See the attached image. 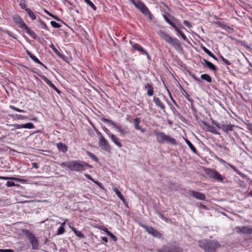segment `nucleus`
Segmentation results:
<instances>
[{"label":"nucleus","instance_id":"603ef678","mask_svg":"<svg viewBox=\"0 0 252 252\" xmlns=\"http://www.w3.org/2000/svg\"><path fill=\"white\" fill-rule=\"evenodd\" d=\"M56 92H57L59 94H61V92L54 85L52 87Z\"/></svg>","mask_w":252,"mask_h":252},{"label":"nucleus","instance_id":"393cba45","mask_svg":"<svg viewBox=\"0 0 252 252\" xmlns=\"http://www.w3.org/2000/svg\"><path fill=\"white\" fill-rule=\"evenodd\" d=\"M205 125L206 126L207 131L215 134H219V132L213 126L208 125L207 124H205Z\"/></svg>","mask_w":252,"mask_h":252},{"label":"nucleus","instance_id":"4d7b16f0","mask_svg":"<svg viewBox=\"0 0 252 252\" xmlns=\"http://www.w3.org/2000/svg\"><path fill=\"white\" fill-rule=\"evenodd\" d=\"M44 81L48 85L50 82L51 81L49 80L47 78L45 77L43 79Z\"/></svg>","mask_w":252,"mask_h":252},{"label":"nucleus","instance_id":"864d4df0","mask_svg":"<svg viewBox=\"0 0 252 252\" xmlns=\"http://www.w3.org/2000/svg\"><path fill=\"white\" fill-rule=\"evenodd\" d=\"M180 35H181V36H182V37L183 38V39L184 40H188L186 36L185 35V34L183 32L180 33Z\"/></svg>","mask_w":252,"mask_h":252},{"label":"nucleus","instance_id":"052dcab7","mask_svg":"<svg viewBox=\"0 0 252 252\" xmlns=\"http://www.w3.org/2000/svg\"><path fill=\"white\" fill-rule=\"evenodd\" d=\"M5 32V33H6L9 35V36H11V37H13V38H16L15 37H14L13 36H12V35H11V33L9 31H6Z\"/></svg>","mask_w":252,"mask_h":252},{"label":"nucleus","instance_id":"aec40b11","mask_svg":"<svg viewBox=\"0 0 252 252\" xmlns=\"http://www.w3.org/2000/svg\"><path fill=\"white\" fill-rule=\"evenodd\" d=\"M109 137L111 138V140L119 148L122 147V145L120 141V139L114 134H110Z\"/></svg>","mask_w":252,"mask_h":252},{"label":"nucleus","instance_id":"7ed1b4c3","mask_svg":"<svg viewBox=\"0 0 252 252\" xmlns=\"http://www.w3.org/2000/svg\"><path fill=\"white\" fill-rule=\"evenodd\" d=\"M159 36L166 42L171 45L176 49L181 48V44L179 40L176 38L172 37L169 34L165 32L160 30L158 32Z\"/></svg>","mask_w":252,"mask_h":252},{"label":"nucleus","instance_id":"09e8293b","mask_svg":"<svg viewBox=\"0 0 252 252\" xmlns=\"http://www.w3.org/2000/svg\"><path fill=\"white\" fill-rule=\"evenodd\" d=\"M213 124L216 126L219 129H222V124H220L217 123H213Z\"/></svg>","mask_w":252,"mask_h":252},{"label":"nucleus","instance_id":"2f4dec72","mask_svg":"<svg viewBox=\"0 0 252 252\" xmlns=\"http://www.w3.org/2000/svg\"><path fill=\"white\" fill-rule=\"evenodd\" d=\"M26 12L32 20L36 19V16L30 9H26Z\"/></svg>","mask_w":252,"mask_h":252},{"label":"nucleus","instance_id":"a878e982","mask_svg":"<svg viewBox=\"0 0 252 252\" xmlns=\"http://www.w3.org/2000/svg\"><path fill=\"white\" fill-rule=\"evenodd\" d=\"M113 190L115 192L118 197L123 202H125V199L123 195V194L120 192V191L118 189L116 188H113Z\"/></svg>","mask_w":252,"mask_h":252},{"label":"nucleus","instance_id":"de8ad7c7","mask_svg":"<svg viewBox=\"0 0 252 252\" xmlns=\"http://www.w3.org/2000/svg\"><path fill=\"white\" fill-rule=\"evenodd\" d=\"M219 161H220L221 163L223 164H225L226 162L225 161H224L223 159H221V158H218V157H216V158Z\"/></svg>","mask_w":252,"mask_h":252},{"label":"nucleus","instance_id":"a19ab883","mask_svg":"<svg viewBox=\"0 0 252 252\" xmlns=\"http://www.w3.org/2000/svg\"><path fill=\"white\" fill-rule=\"evenodd\" d=\"M20 5L21 7L24 9L26 11V9H29L30 8H28L27 7V5L24 2H21L20 3Z\"/></svg>","mask_w":252,"mask_h":252},{"label":"nucleus","instance_id":"69168bd1","mask_svg":"<svg viewBox=\"0 0 252 252\" xmlns=\"http://www.w3.org/2000/svg\"><path fill=\"white\" fill-rule=\"evenodd\" d=\"M4 252H14V250L11 249H4Z\"/></svg>","mask_w":252,"mask_h":252},{"label":"nucleus","instance_id":"a211bd4d","mask_svg":"<svg viewBox=\"0 0 252 252\" xmlns=\"http://www.w3.org/2000/svg\"><path fill=\"white\" fill-rule=\"evenodd\" d=\"M133 122H134V127L136 129L140 130L141 132L142 133H144L145 132V129L142 128L139 126V123L140 122V119L139 118H138V117L135 118L133 120Z\"/></svg>","mask_w":252,"mask_h":252},{"label":"nucleus","instance_id":"473e14b6","mask_svg":"<svg viewBox=\"0 0 252 252\" xmlns=\"http://www.w3.org/2000/svg\"><path fill=\"white\" fill-rule=\"evenodd\" d=\"M206 65L210 69L216 71L217 70V68L216 67L215 65H214L211 62L207 63L206 64Z\"/></svg>","mask_w":252,"mask_h":252},{"label":"nucleus","instance_id":"6ab92c4d","mask_svg":"<svg viewBox=\"0 0 252 252\" xmlns=\"http://www.w3.org/2000/svg\"><path fill=\"white\" fill-rule=\"evenodd\" d=\"M26 53L30 57V58L33 60L34 62H35L37 63H38L42 66H43L44 67L47 68L46 66L43 64L35 56H34L30 51L29 50H26Z\"/></svg>","mask_w":252,"mask_h":252},{"label":"nucleus","instance_id":"6e6552de","mask_svg":"<svg viewBox=\"0 0 252 252\" xmlns=\"http://www.w3.org/2000/svg\"><path fill=\"white\" fill-rule=\"evenodd\" d=\"M98 134L99 135V146L103 150L106 152H110L111 151V147L109 145L108 141L103 136L100 132H98Z\"/></svg>","mask_w":252,"mask_h":252},{"label":"nucleus","instance_id":"5701e85b","mask_svg":"<svg viewBox=\"0 0 252 252\" xmlns=\"http://www.w3.org/2000/svg\"><path fill=\"white\" fill-rule=\"evenodd\" d=\"M56 145L58 150L60 151L65 153L67 151V147L62 142L57 143Z\"/></svg>","mask_w":252,"mask_h":252},{"label":"nucleus","instance_id":"f3484780","mask_svg":"<svg viewBox=\"0 0 252 252\" xmlns=\"http://www.w3.org/2000/svg\"><path fill=\"white\" fill-rule=\"evenodd\" d=\"M153 101L157 107L160 108L162 110L165 112V106L158 97L154 96Z\"/></svg>","mask_w":252,"mask_h":252},{"label":"nucleus","instance_id":"4be33fe9","mask_svg":"<svg viewBox=\"0 0 252 252\" xmlns=\"http://www.w3.org/2000/svg\"><path fill=\"white\" fill-rule=\"evenodd\" d=\"M145 88L147 90V94L148 96H151L154 94V88L150 84H147L145 86Z\"/></svg>","mask_w":252,"mask_h":252},{"label":"nucleus","instance_id":"0eeeda50","mask_svg":"<svg viewBox=\"0 0 252 252\" xmlns=\"http://www.w3.org/2000/svg\"><path fill=\"white\" fill-rule=\"evenodd\" d=\"M204 171L209 178L214 179L218 182H221L223 180L224 178L216 170L205 168Z\"/></svg>","mask_w":252,"mask_h":252},{"label":"nucleus","instance_id":"13d9d810","mask_svg":"<svg viewBox=\"0 0 252 252\" xmlns=\"http://www.w3.org/2000/svg\"><path fill=\"white\" fill-rule=\"evenodd\" d=\"M44 81L48 85L50 82L51 81L49 80L47 78L45 77L43 79Z\"/></svg>","mask_w":252,"mask_h":252},{"label":"nucleus","instance_id":"49530a36","mask_svg":"<svg viewBox=\"0 0 252 252\" xmlns=\"http://www.w3.org/2000/svg\"><path fill=\"white\" fill-rule=\"evenodd\" d=\"M183 23L185 26H186L187 27H188L189 28H190L191 27L190 23L188 21H186V20L184 21Z\"/></svg>","mask_w":252,"mask_h":252},{"label":"nucleus","instance_id":"5fc2aeb1","mask_svg":"<svg viewBox=\"0 0 252 252\" xmlns=\"http://www.w3.org/2000/svg\"><path fill=\"white\" fill-rule=\"evenodd\" d=\"M32 166L33 168H35L36 169H37L38 168L37 164L36 162H32Z\"/></svg>","mask_w":252,"mask_h":252},{"label":"nucleus","instance_id":"f704fd0d","mask_svg":"<svg viewBox=\"0 0 252 252\" xmlns=\"http://www.w3.org/2000/svg\"><path fill=\"white\" fill-rule=\"evenodd\" d=\"M88 5H89L94 10H95L96 8L94 4L90 0H84Z\"/></svg>","mask_w":252,"mask_h":252},{"label":"nucleus","instance_id":"f03ea898","mask_svg":"<svg viewBox=\"0 0 252 252\" xmlns=\"http://www.w3.org/2000/svg\"><path fill=\"white\" fill-rule=\"evenodd\" d=\"M199 246L204 249L205 252H216V250L220 247L218 242L215 240H202L198 242Z\"/></svg>","mask_w":252,"mask_h":252},{"label":"nucleus","instance_id":"0e129e2a","mask_svg":"<svg viewBox=\"0 0 252 252\" xmlns=\"http://www.w3.org/2000/svg\"><path fill=\"white\" fill-rule=\"evenodd\" d=\"M44 12H45V13H46L48 15H49V16H51V17H52L54 16V15H53L52 13H50L49 11H47V10H46V9H45V10H44Z\"/></svg>","mask_w":252,"mask_h":252},{"label":"nucleus","instance_id":"4c0bfd02","mask_svg":"<svg viewBox=\"0 0 252 252\" xmlns=\"http://www.w3.org/2000/svg\"><path fill=\"white\" fill-rule=\"evenodd\" d=\"M10 108L12 109V110H13L15 111L18 112H22V113L25 112V111L24 110L20 109L14 106H10Z\"/></svg>","mask_w":252,"mask_h":252},{"label":"nucleus","instance_id":"58836bf2","mask_svg":"<svg viewBox=\"0 0 252 252\" xmlns=\"http://www.w3.org/2000/svg\"><path fill=\"white\" fill-rule=\"evenodd\" d=\"M39 22L40 23V25L42 27V28L46 30H48V28L46 25V24L42 20H40Z\"/></svg>","mask_w":252,"mask_h":252},{"label":"nucleus","instance_id":"b1692460","mask_svg":"<svg viewBox=\"0 0 252 252\" xmlns=\"http://www.w3.org/2000/svg\"><path fill=\"white\" fill-rule=\"evenodd\" d=\"M22 29L25 30L26 32L32 37L34 39L36 38V36L35 33L32 30H31L27 25H26V26L24 27Z\"/></svg>","mask_w":252,"mask_h":252},{"label":"nucleus","instance_id":"7c9ffc66","mask_svg":"<svg viewBox=\"0 0 252 252\" xmlns=\"http://www.w3.org/2000/svg\"><path fill=\"white\" fill-rule=\"evenodd\" d=\"M86 154L88 156H89L91 158H92L95 162L98 161V158L94 154L92 153L91 152H90L89 151H87Z\"/></svg>","mask_w":252,"mask_h":252},{"label":"nucleus","instance_id":"bb28decb","mask_svg":"<svg viewBox=\"0 0 252 252\" xmlns=\"http://www.w3.org/2000/svg\"><path fill=\"white\" fill-rule=\"evenodd\" d=\"M185 141H186V143L188 144V145L189 146V147L190 148L191 151L193 153H194V154H197V151L196 149L194 147V146L191 144V143L189 141V140L186 138V139H185Z\"/></svg>","mask_w":252,"mask_h":252},{"label":"nucleus","instance_id":"3c124183","mask_svg":"<svg viewBox=\"0 0 252 252\" xmlns=\"http://www.w3.org/2000/svg\"><path fill=\"white\" fill-rule=\"evenodd\" d=\"M51 48L54 51V52L57 54H59L58 50L55 47L54 45L53 44H52L51 45Z\"/></svg>","mask_w":252,"mask_h":252},{"label":"nucleus","instance_id":"c03bdc74","mask_svg":"<svg viewBox=\"0 0 252 252\" xmlns=\"http://www.w3.org/2000/svg\"><path fill=\"white\" fill-rule=\"evenodd\" d=\"M168 16H169V14H165L163 15V17H164V18L165 19V20L169 24L171 21H170V20L168 18Z\"/></svg>","mask_w":252,"mask_h":252},{"label":"nucleus","instance_id":"c9c22d12","mask_svg":"<svg viewBox=\"0 0 252 252\" xmlns=\"http://www.w3.org/2000/svg\"><path fill=\"white\" fill-rule=\"evenodd\" d=\"M52 26L55 28H60L61 26L58 23L55 22V21H51L50 23Z\"/></svg>","mask_w":252,"mask_h":252},{"label":"nucleus","instance_id":"4468645a","mask_svg":"<svg viewBox=\"0 0 252 252\" xmlns=\"http://www.w3.org/2000/svg\"><path fill=\"white\" fill-rule=\"evenodd\" d=\"M190 194H191L195 198L200 200H204L205 199V195L201 192L191 190L190 191Z\"/></svg>","mask_w":252,"mask_h":252},{"label":"nucleus","instance_id":"c756f323","mask_svg":"<svg viewBox=\"0 0 252 252\" xmlns=\"http://www.w3.org/2000/svg\"><path fill=\"white\" fill-rule=\"evenodd\" d=\"M201 79L206 80L208 83L212 82V78L211 77L207 74H202L200 76Z\"/></svg>","mask_w":252,"mask_h":252},{"label":"nucleus","instance_id":"6e6d98bb","mask_svg":"<svg viewBox=\"0 0 252 252\" xmlns=\"http://www.w3.org/2000/svg\"><path fill=\"white\" fill-rule=\"evenodd\" d=\"M192 76L193 78V79H194L196 82H198V83L201 82L200 79L199 78H198L196 77H195V76L194 75H193Z\"/></svg>","mask_w":252,"mask_h":252},{"label":"nucleus","instance_id":"f8f14e48","mask_svg":"<svg viewBox=\"0 0 252 252\" xmlns=\"http://www.w3.org/2000/svg\"><path fill=\"white\" fill-rule=\"evenodd\" d=\"M13 20L14 23L21 29H23L26 25V24L24 22L23 20L18 15H14L13 17Z\"/></svg>","mask_w":252,"mask_h":252},{"label":"nucleus","instance_id":"680f3d73","mask_svg":"<svg viewBox=\"0 0 252 252\" xmlns=\"http://www.w3.org/2000/svg\"><path fill=\"white\" fill-rule=\"evenodd\" d=\"M85 176L89 180H92V178L91 177V176L89 175V174H85Z\"/></svg>","mask_w":252,"mask_h":252},{"label":"nucleus","instance_id":"dca6fc26","mask_svg":"<svg viewBox=\"0 0 252 252\" xmlns=\"http://www.w3.org/2000/svg\"><path fill=\"white\" fill-rule=\"evenodd\" d=\"M101 121L104 123H108V124L113 126L117 130V131L118 132H119L120 133V132H122V129L119 126H118L116 125V124L115 123H114L113 121H112V120L107 119L105 118H102L101 119Z\"/></svg>","mask_w":252,"mask_h":252},{"label":"nucleus","instance_id":"c85d7f7f","mask_svg":"<svg viewBox=\"0 0 252 252\" xmlns=\"http://www.w3.org/2000/svg\"><path fill=\"white\" fill-rule=\"evenodd\" d=\"M202 49L204 51V52L206 53L208 55H209L210 57H212L214 60L218 61L217 58L205 47H203Z\"/></svg>","mask_w":252,"mask_h":252},{"label":"nucleus","instance_id":"774afa93","mask_svg":"<svg viewBox=\"0 0 252 252\" xmlns=\"http://www.w3.org/2000/svg\"><path fill=\"white\" fill-rule=\"evenodd\" d=\"M169 24L171 25L172 27H173L174 28H175V27H176V25L172 22H171Z\"/></svg>","mask_w":252,"mask_h":252},{"label":"nucleus","instance_id":"8fccbe9b","mask_svg":"<svg viewBox=\"0 0 252 252\" xmlns=\"http://www.w3.org/2000/svg\"><path fill=\"white\" fill-rule=\"evenodd\" d=\"M238 174L240 175L241 177H242L244 178H248L247 175H245L244 174L242 173L241 172L238 171H237Z\"/></svg>","mask_w":252,"mask_h":252},{"label":"nucleus","instance_id":"bf43d9fd","mask_svg":"<svg viewBox=\"0 0 252 252\" xmlns=\"http://www.w3.org/2000/svg\"><path fill=\"white\" fill-rule=\"evenodd\" d=\"M103 129L105 130V132L107 134V135L109 136L110 134H112L110 133V131L106 127L105 128H103Z\"/></svg>","mask_w":252,"mask_h":252},{"label":"nucleus","instance_id":"cd10ccee","mask_svg":"<svg viewBox=\"0 0 252 252\" xmlns=\"http://www.w3.org/2000/svg\"><path fill=\"white\" fill-rule=\"evenodd\" d=\"M72 231L74 232V233L75 234V235L78 236L79 238H84L85 235L81 232V231L77 230L74 227H71Z\"/></svg>","mask_w":252,"mask_h":252},{"label":"nucleus","instance_id":"9d476101","mask_svg":"<svg viewBox=\"0 0 252 252\" xmlns=\"http://www.w3.org/2000/svg\"><path fill=\"white\" fill-rule=\"evenodd\" d=\"M141 226L148 233L152 235L153 237L158 238H161L162 237V234L154 229L153 227L145 225H141Z\"/></svg>","mask_w":252,"mask_h":252},{"label":"nucleus","instance_id":"e2e57ef3","mask_svg":"<svg viewBox=\"0 0 252 252\" xmlns=\"http://www.w3.org/2000/svg\"><path fill=\"white\" fill-rule=\"evenodd\" d=\"M106 233V234H107V235L109 236V234H110V233H111L110 231H109L108 230V229L106 228H105L104 229H103Z\"/></svg>","mask_w":252,"mask_h":252},{"label":"nucleus","instance_id":"ea45409f","mask_svg":"<svg viewBox=\"0 0 252 252\" xmlns=\"http://www.w3.org/2000/svg\"><path fill=\"white\" fill-rule=\"evenodd\" d=\"M26 118V117L21 115L16 114L14 116V119H17V120H23Z\"/></svg>","mask_w":252,"mask_h":252},{"label":"nucleus","instance_id":"39448f33","mask_svg":"<svg viewBox=\"0 0 252 252\" xmlns=\"http://www.w3.org/2000/svg\"><path fill=\"white\" fill-rule=\"evenodd\" d=\"M157 251V252H182V249L175 243H167Z\"/></svg>","mask_w":252,"mask_h":252},{"label":"nucleus","instance_id":"9b49d317","mask_svg":"<svg viewBox=\"0 0 252 252\" xmlns=\"http://www.w3.org/2000/svg\"><path fill=\"white\" fill-rule=\"evenodd\" d=\"M28 239L32 246V249L37 250L39 249V242L38 239L32 233H30L28 235Z\"/></svg>","mask_w":252,"mask_h":252},{"label":"nucleus","instance_id":"423d86ee","mask_svg":"<svg viewBox=\"0 0 252 252\" xmlns=\"http://www.w3.org/2000/svg\"><path fill=\"white\" fill-rule=\"evenodd\" d=\"M131 1L132 4L138 9L144 15L148 16L150 20L152 19L153 16L151 13L144 3L140 0L136 1L134 0Z\"/></svg>","mask_w":252,"mask_h":252},{"label":"nucleus","instance_id":"20e7f679","mask_svg":"<svg viewBox=\"0 0 252 252\" xmlns=\"http://www.w3.org/2000/svg\"><path fill=\"white\" fill-rule=\"evenodd\" d=\"M157 142L160 144L167 143L176 145L177 143L176 140L168 135H166L163 132H157L156 133Z\"/></svg>","mask_w":252,"mask_h":252},{"label":"nucleus","instance_id":"338daca9","mask_svg":"<svg viewBox=\"0 0 252 252\" xmlns=\"http://www.w3.org/2000/svg\"><path fill=\"white\" fill-rule=\"evenodd\" d=\"M102 240L105 242H108V239L106 237H103L102 238Z\"/></svg>","mask_w":252,"mask_h":252},{"label":"nucleus","instance_id":"412c9836","mask_svg":"<svg viewBox=\"0 0 252 252\" xmlns=\"http://www.w3.org/2000/svg\"><path fill=\"white\" fill-rule=\"evenodd\" d=\"M233 127H234V126L230 124L229 125L222 124V130L227 133H228L229 131H232L233 130Z\"/></svg>","mask_w":252,"mask_h":252},{"label":"nucleus","instance_id":"ddd939ff","mask_svg":"<svg viewBox=\"0 0 252 252\" xmlns=\"http://www.w3.org/2000/svg\"><path fill=\"white\" fill-rule=\"evenodd\" d=\"M130 43L131 45H132V48L134 50H137V51L141 52L142 53L146 55L148 59H150V56L148 54L147 52L139 44H137V43L132 44L131 41H130Z\"/></svg>","mask_w":252,"mask_h":252},{"label":"nucleus","instance_id":"37998d69","mask_svg":"<svg viewBox=\"0 0 252 252\" xmlns=\"http://www.w3.org/2000/svg\"><path fill=\"white\" fill-rule=\"evenodd\" d=\"M6 185L8 187H11L15 186V184L13 182L8 181V182H7V183L6 184Z\"/></svg>","mask_w":252,"mask_h":252},{"label":"nucleus","instance_id":"1a4fd4ad","mask_svg":"<svg viewBox=\"0 0 252 252\" xmlns=\"http://www.w3.org/2000/svg\"><path fill=\"white\" fill-rule=\"evenodd\" d=\"M235 230L237 233L249 235L252 239V227L250 226H237L235 227Z\"/></svg>","mask_w":252,"mask_h":252},{"label":"nucleus","instance_id":"2eb2a0df","mask_svg":"<svg viewBox=\"0 0 252 252\" xmlns=\"http://www.w3.org/2000/svg\"><path fill=\"white\" fill-rule=\"evenodd\" d=\"M13 126L16 127V128L19 129V128H29V129H32L34 127V125L31 123L25 124H15L12 125Z\"/></svg>","mask_w":252,"mask_h":252},{"label":"nucleus","instance_id":"f257e3e1","mask_svg":"<svg viewBox=\"0 0 252 252\" xmlns=\"http://www.w3.org/2000/svg\"><path fill=\"white\" fill-rule=\"evenodd\" d=\"M62 167H67L71 171L82 172L87 168H92V166L87 163L80 160H71L63 162L60 164Z\"/></svg>","mask_w":252,"mask_h":252},{"label":"nucleus","instance_id":"a18cd8bd","mask_svg":"<svg viewBox=\"0 0 252 252\" xmlns=\"http://www.w3.org/2000/svg\"><path fill=\"white\" fill-rule=\"evenodd\" d=\"M109 236L113 239L114 241L116 242L117 241V237L112 233H110V234H109Z\"/></svg>","mask_w":252,"mask_h":252},{"label":"nucleus","instance_id":"79ce46f5","mask_svg":"<svg viewBox=\"0 0 252 252\" xmlns=\"http://www.w3.org/2000/svg\"><path fill=\"white\" fill-rule=\"evenodd\" d=\"M220 58L221 59V60L223 61V62L224 63H225L226 64H227V65L230 64V63L229 62V61H228L227 60H226V59H225L224 58H223L222 56H221Z\"/></svg>","mask_w":252,"mask_h":252},{"label":"nucleus","instance_id":"e433bc0d","mask_svg":"<svg viewBox=\"0 0 252 252\" xmlns=\"http://www.w3.org/2000/svg\"><path fill=\"white\" fill-rule=\"evenodd\" d=\"M65 231L64 228L63 226H60L57 231V234L60 235L63 234Z\"/></svg>","mask_w":252,"mask_h":252},{"label":"nucleus","instance_id":"72a5a7b5","mask_svg":"<svg viewBox=\"0 0 252 252\" xmlns=\"http://www.w3.org/2000/svg\"><path fill=\"white\" fill-rule=\"evenodd\" d=\"M0 179L4 180H10L12 181H20V180L18 178H14V177H0Z\"/></svg>","mask_w":252,"mask_h":252}]
</instances>
